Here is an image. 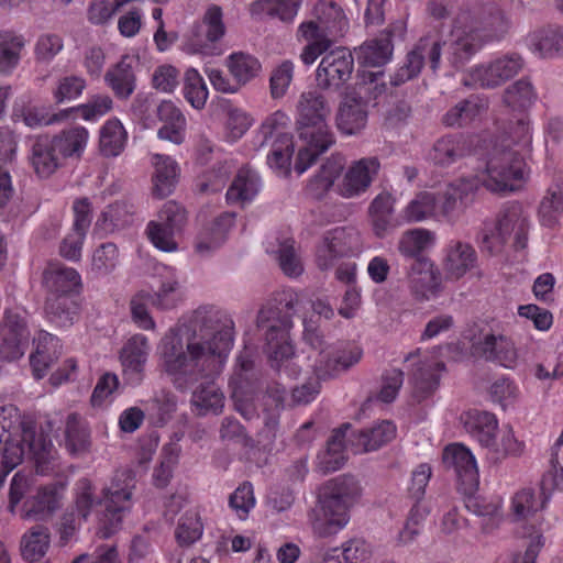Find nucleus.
<instances>
[{
	"label": "nucleus",
	"instance_id": "obj_1",
	"mask_svg": "<svg viewBox=\"0 0 563 563\" xmlns=\"http://www.w3.org/2000/svg\"><path fill=\"white\" fill-rule=\"evenodd\" d=\"M233 328L225 311L203 305L181 327L170 328L157 345L162 366L177 389L205 379L194 389L190 400L198 416L222 412L224 395L210 378L221 372L228 360Z\"/></svg>",
	"mask_w": 563,
	"mask_h": 563
},
{
	"label": "nucleus",
	"instance_id": "obj_2",
	"mask_svg": "<svg viewBox=\"0 0 563 563\" xmlns=\"http://www.w3.org/2000/svg\"><path fill=\"white\" fill-rule=\"evenodd\" d=\"M257 325L265 340V351L271 365L278 372L290 377H297L301 372L303 361L311 368L318 380L338 375L356 364L362 357L357 346L333 353L323 341L318 330L305 324L303 339L310 346L307 353L296 354L290 338L292 322L277 307L267 306L261 309Z\"/></svg>",
	"mask_w": 563,
	"mask_h": 563
},
{
	"label": "nucleus",
	"instance_id": "obj_3",
	"mask_svg": "<svg viewBox=\"0 0 563 563\" xmlns=\"http://www.w3.org/2000/svg\"><path fill=\"white\" fill-rule=\"evenodd\" d=\"M531 142L530 126L525 115L497 141L477 166L475 179L492 192L512 191L526 179L528 170L519 148Z\"/></svg>",
	"mask_w": 563,
	"mask_h": 563
},
{
	"label": "nucleus",
	"instance_id": "obj_4",
	"mask_svg": "<svg viewBox=\"0 0 563 563\" xmlns=\"http://www.w3.org/2000/svg\"><path fill=\"white\" fill-rule=\"evenodd\" d=\"M19 429L18 408L11 404L0 405V449L3 466L10 472L21 462L30 461L34 464L36 473H54L58 465L57 453L43 430L37 432L31 428H23L22 434L18 435Z\"/></svg>",
	"mask_w": 563,
	"mask_h": 563
},
{
	"label": "nucleus",
	"instance_id": "obj_5",
	"mask_svg": "<svg viewBox=\"0 0 563 563\" xmlns=\"http://www.w3.org/2000/svg\"><path fill=\"white\" fill-rule=\"evenodd\" d=\"M132 482L125 475L115 476L111 484L103 490L102 499L95 496V489L89 479L82 478L76 484L75 512L71 519L65 518L64 533L68 534V529L74 531L82 521H86L89 515L97 507H102L103 511L98 514L100 531L104 538L110 537L121 526L123 516L131 508Z\"/></svg>",
	"mask_w": 563,
	"mask_h": 563
},
{
	"label": "nucleus",
	"instance_id": "obj_6",
	"mask_svg": "<svg viewBox=\"0 0 563 563\" xmlns=\"http://www.w3.org/2000/svg\"><path fill=\"white\" fill-rule=\"evenodd\" d=\"M331 113L332 106L323 93L317 90L300 93L295 115L300 141L295 162L298 175L306 173L333 144L334 136L329 125Z\"/></svg>",
	"mask_w": 563,
	"mask_h": 563
},
{
	"label": "nucleus",
	"instance_id": "obj_7",
	"mask_svg": "<svg viewBox=\"0 0 563 563\" xmlns=\"http://www.w3.org/2000/svg\"><path fill=\"white\" fill-rule=\"evenodd\" d=\"M475 177H461L450 183L444 191H420L400 211L404 223L422 222L439 214L453 220L472 201L479 187Z\"/></svg>",
	"mask_w": 563,
	"mask_h": 563
},
{
	"label": "nucleus",
	"instance_id": "obj_8",
	"mask_svg": "<svg viewBox=\"0 0 563 563\" xmlns=\"http://www.w3.org/2000/svg\"><path fill=\"white\" fill-rule=\"evenodd\" d=\"M357 490L352 477H338L319 488L317 517L313 520V529L319 536L338 533L347 525L349 508Z\"/></svg>",
	"mask_w": 563,
	"mask_h": 563
},
{
	"label": "nucleus",
	"instance_id": "obj_9",
	"mask_svg": "<svg viewBox=\"0 0 563 563\" xmlns=\"http://www.w3.org/2000/svg\"><path fill=\"white\" fill-rule=\"evenodd\" d=\"M344 25V13L340 7L333 2H318L312 19L301 22L298 26L297 37L306 42L300 60L306 66H311L332 45L330 36L341 33Z\"/></svg>",
	"mask_w": 563,
	"mask_h": 563
},
{
	"label": "nucleus",
	"instance_id": "obj_10",
	"mask_svg": "<svg viewBox=\"0 0 563 563\" xmlns=\"http://www.w3.org/2000/svg\"><path fill=\"white\" fill-rule=\"evenodd\" d=\"M43 285L48 292L45 311L57 327H69L74 321V305L69 295L78 292L81 277L71 267L58 263L49 264L43 274Z\"/></svg>",
	"mask_w": 563,
	"mask_h": 563
},
{
	"label": "nucleus",
	"instance_id": "obj_11",
	"mask_svg": "<svg viewBox=\"0 0 563 563\" xmlns=\"http://www.w3.org/2000/svg\"><path fill=\"white\" fill-rule=\"evenodd\" d=\"M225 32L222 9L216 4L209 5L201 19L195 21L185 33L180 49L187 55L202 58L221 56L224 51L220 41Z\"/></svg>",
	"mask_w": 563,
	"mask_h": 563
},
{
	"label": "nucleus",
	"instance_id": "obj_12",
	"mask_svg": "<svg viewBox=\"0 0 563 563\" xmlns=\"http://www.w3.org/2000/svg\"><path fill=\"white\" fill-rule=\"evenodd\" d=\"M482 23L476 13L462 12L446 38L442 43L433 42L440 47V57L443 55L453 67H460L470 60L482 45L477 34Z\"/></svg>",
	"mask_w": 563,
	"mask_h": 563
},
{
	"label": "nucleus",
	"instance_id": "obj_13",
	"mask_svg": "<svg viewBox=\"0 0 563 563\" xmlns=\"http://www.w3.org/2000/svg\"><path fill=\"white\" fill-rule=\"evenodd\" d=\"M440 351V349L424 352L417 350L405 358V362L415 367L412 369V396L418 402L430 397L439 386L441 373L444 371Z\"/></svg>",
	"mask_w": 563,
	"mask_h": 563
},
{
	"label": "nucleus",
	"instance_id": "obj_14",
	"mask_svg": "<svg viewBox=\"0 0 563 563\" xmlns=\"http://www.w3.org/2000/svg\"><path fill=\"white\" fill-rule=\"evenodd\" d=\"M522 66L518 54H504L472 67L463 80L466 86L494 88L516 76Z\"/></svg>",
	"mask_w": 563,
	"mask_h": 563
},
{
	"label": "nucleus",
	"instance_id": "obj_15",
	"mask_svg": "<svg viewBox=\"0 0 563 563\" xmlns=\"http://www.w3.org/2000/svg\"><path fill=\"white\" fill-rule=\"evenodd\" d=\"M360 251V234L353 229L335 228L328 231L316 250V263L320 269H329L335 261Z\"/></svg>",
	"mask_w": 563,
	"mask_h": 563
},
{
	"label": "nucleus",
	"instance_id": "obj_16",
	"mask_svg": "<svg viewBox=\"0 0 563 563\" xmlns=\"http://www.w3.org/2000/svg\"><path fill=\"white\" fill-rule=\"evenodd\" d=\"M475 352L487 361L507 369H515L520 363V353L515 341L503 332H482L473 343Z\"/></svg>",
	"mask_w": 563,
	"mask_h": 563
},
{
	"label": "nucleus",
	"instance_id": "obj_17",
	"mask_svg": "<svg viewBox=\"0 0 563 563\" xmlns=\"http://www.w3.org/2000/svg\"><path fill=\"white\" fill-rule=\"evenodd\" d=\"M323 54L316 70L318 86L323 89L338 88L350 79L353 73V55L344 47L325 51Z\"/></svg>",
	"mask_w": 563,
	"mask_h": 563
},
{
	"label": "nucleus",
	"instance_id": "obj_18",
	"mask_svg": "<svg viewBox=\"0 0 563 563\" xmlns=\"http://www.w3.org/2000/svg\"><path fill=\"white\" fill-rule=\"evenodd\" d=\"M151 350L148 338L141 333H135L123 342L119 351V362L128 383L139 384L143 379Z\"/></svg>",
	"mask_w": 563,
	"mask_h": 563
},
{
	"label": "nucleus",
	"instance_id": "obj_19",
	"mask_svg": "<svg viewBox=\"0 0 563 563\" xmlns=\"http://www.w3.org/2000/svg\"><path fill=\"white\" fill-rule=\"evenodd\" d=\"M380 169L376 157H363L353 161L345 169L336 191L344 198H355L365 194Z\"/></svg>",
	"mask_w": 563,
	"mask_h": 563
},
{
	"label": "nucleus",
	"instance_id": "obj_20",
	"mask_svg": "<svg viewBox=\"0 0 563 563\" xmlns=\"http://www.w3.org/2000/svg\"><path fill=\"white\" fill-rule=\"evenodd\" d=\"M443 463L452 468L465 494H472L478 486L479 474L474 454L461 443L448 445L443 451Z\"/></svg>",
	"mask_w": 563,
	"mask_h": 563
},
{
	"label": "nucleus",
	"instance_id": "obj_21",
	"mask_svg": "<svg viewBox=\"0 0 563 563\" xmlns=\"http://www.w3.org/2000/svg\"><path fill=\"white\" fill-rule=\"evenodd\" d=\"M408 284L411 295L419 301L434 299L442 290L440 271L429 258H418L411 264Z\"/></svg>",
	"mask_w": 563,
	"mask_h": 563
},
{
	"label": "nucleus",
	"instance_id": "obj_22",
	"mask_svg": "<svg viewBox=\"0 0 563 563\" xmlns=\"http://www.w3.org/2000/svg\"><path fill=\"white\" fill-rule=\"evenodd\" d=\"M477 253L472 244L451 240L443 249L442 267L450 280H460L477 267Z\"/></svg>",
	"mask_w": 563,
	"mask_h": 563
},
{
	"label": "nucleus",
	"instance_id": "obj_23",
	"mask_svg": "<svg viewBox=\"0 0 563 563\" xmlns=\"http://www.w3.org/2000/svg\"><path fill=\"white\" fill-rule=\"evenodd\" d=\"M29 332L19 313L7 312L0 323V358L15 361L24 355Z\"/></svg>",
	"mask_w": 563,
	"mask_h": 563
},
{
	"label": "nucleus",
	"instance_id": "obj_24",
	"mask_svg": "<svg viewBox=\"0 0 563 563\" xmlns=\"http://www.w3.org/2000/svg\"><path fill=\"white\" fill-rule=\"evenodd\" d=\"M367 104L356 92H347L342 98L336 113L338 130L345 135L358 134L367 124Z\"/></svg>",
	"mask_w": 563,
	"mask_h": 563
},
{
	"label": "nucleus",
	"instance_id": "obj_25",
	"mask_svg": "<svg viewBox=\"0 0 563 563\" xmlns=\"http://www.w3.org/2000/svg\"><path fill=\"white\" fill-rule=\"evenodd\" d=\"M137 56L124 54L120 60L110 66L104 74V82L119 99H128L134 92L136 78L134 66L137 63Z\"/></svg>",
	"mask_w": 563,
	"mask_h": 563
},
{
	"label": "nucleus",
	"instance_id": "obj_26",
	"mask_svg": "<svg viewBox=\"0 0 563 563\" xmlns=\"http://www.w3.org/2000/svg\"><path fill=\"white\" fill-rule=\"evenodd\" d=\"M157 118L161 126L157 137L162 141L180 145L186 141L187 120L181 110L172 101H163L157 108Z\"/></svg>",
	"mask_w": 563,
	"mask_h": 563
},
{
	"label": "nucleus",
	"instance_id": "obj_27",
	"mask_svg": "<svg viewBox=\"0 0 563 563\" xmlns=\"http://www.w3.org/2000/svg\"><path fill=\"white\" fill-rule=\"evenodd\" d=\"M428 58L431 68L435 70L440 65V47L429 40L420 41L408 54L405 65L397 71L394 84L399 85L417 76Z\"/></svg>",
	"mask_w": 563,
	"mask_h": 563
},
{
	"label": "nucleus",
	"instance_id": "obj_28",
	"mask_svg": "<svg viewBox=\"0 0 563 563\" xmlns=\"http://www.w3.org/2000/svg\"><path fill=\"white\" fill-rule=\"evenodd\" d=\"M152 164L154 167L153 194L159 198L172 195L180 176L179 164L173 157L164 154H154Z\"/></svg>",
	"mask_w": 563,
	"mask_h": 563
},
{
	"label": "nucleus",
	"instance_id": "obj_29",
	"mask_svg": "<svg viewBox=\"0 0 563 563\" xmlns=\"http://www.w3.org/2000/svg\"><path fill=\"white\" fill-rule=\"evenodd\" d=\"M299 139L295 142L291 135H282L272 144L267 155L269 169L278 177L286 178L295 169V162L298 155Z\"/></svg>",
	"mask_w": 563,
	"mask_h": 563
},
{
	"label": "nucleus",
	"instance_id": "obj_30",
	"mask_svg": "<svg viewBox=\"0 0 563 563\" xmlns=\"http://www.w3.org/2000/svg\"><path fill=\"white\" fill-rule=\"evenodd\" d=\"M63 489L64 485L60 483L38 488L35 495L25 500L21 516L35 520L46 518L57 508Z\"/></svg>",
	"mask_w": 563,
	"mask_h": 563
},
{
	"label": "nucleus",
	"instance_id": "obj_31",
	"mask_svg": "<svg viewBox=\"0 0 563 563\" xmlns=\"http://www.w3.org/2000/svg\"><path fill=\"white\" fill-rule=\"evenodd\" d=\"M495 434L485 448L488 459L494 462H500L508 457H518L523 454L526 444L516 437L515 430L510 424H504Z\"/></svg>",
	"mask_w": 563,
	"mask_h": 563
},
{
	"label": "nucleus",
	"instance_id": "obj_32",
	"mask_svg": "<svg viewBox=\"0 0 563 563\" xmlns=\"http://www.w3.org/2000/svg\"><path fill=\"white\" fill-rule=\"evenodd\" d=\"M395 198L391 194H378L368 207V216L374 234L377 238L386 236L397 223L394 222Z\"/></svg>",
	"mask_w": 563,
	"mask_h": 563
},
{
	"label": "nucleus",
	"instance_id": "obj_33",
	"mask_svg": "<svg viewBox=\"0 0 563 563\" xmlns=\"http://www.w3.org/2000/svg\"><path fill=\"white\" fill-rule=\"evenodd\" d=\"M466 431L485 449L499 429L497 417L488 411L468 410L461 417Z\"/></svg>",
	"mask_w": 563,
	"mask_h": 563
},
{
	"label": "nucleus",
	"instance_id": "obj_34",
	"mask_svg": "<svg viewBox=\"0 0 563 563\" xmlns=\"http://www.w3.org/2000/svg\"><path fill=\"white\" fill-rule=\"evenodd\" d=\"M497 224L504 231L507 238L514 235L515 244L518 247H525L530 220L528 212L518 203H512L500 213Z\"/></svg>",
	"mask_w": 563,
	"mask_h": 563
},
{
	"label": "nucleus",
	"instance_id": "obj_35",
	"mask_svg": "<svg viewBox=\"0 0 563 563\" xmlns=\"http://www.w3.org/2000/svg\"><path fill=\"white\" fill-rule=\"evenodd\" d=\"M435 232L426 228L408 229L400 235L397 250L408 258H423L421 255L432 250L437 244Z\"/></svg>",
	"mask_w": 563,
	"mask_h": 563
},
{
	"label": "nucleus",
	"instance_id": "obj_36",
	"mask_svg": "<svg viewBox=\"0 0 563 563\" xmlns=\"http://www.w3.org/2000/svg\"><path fill=\"white\" fill-rule=\"evenodd\" d=\"M56 151L57 148L48 137H38L32 145L30 164L38 178L46 179L60 167Z\"/></svg>",
	"mask_w": 563,
	"mask_h": 563
},
{
	"label": "nucleus",
	"instance_id": "obj_37",
	"mask_svg": "<svg viewBox=\"0 0 563 563\" xmlns=\"http://www.w3.org/2000/svg\"><path fill=\"white\" fill-rule=\"evenodd\" d=\"M352 435L349 424L335 430L327 448L318 455V466L323 472H334L345 462L346 439Z\"/></svg>",
	"mask_w": 563,
	"mask_h": 563
},
{
	"label": "nucleus",
	"instance_id": "obj_38",
	"mask_svg": "<svg viewBox=\"0 0 563 563\" xmlns=\"http://www.w3.org/2000/svg\"><path fill=\"white\" fill-rule=\"evenodd\" d=\"M396 431L391 421L383 420L358 432L351 445L356 453L374 451L390 442L396 437Z\"/></svg>",
	"mask_w": 563,
	"mask_h": 563
},
{
	"label": "nucleus",
	"instance_id": "obj_39",
	"mask_svg": "<svg viewBox=\"0 0 563 563\" xmlns=\"http://www.w3.org/2000/svg\"><path fill=\"white\" fill-rule=\"evenodd\" d=\"M261 190V179L256 172L241 168L227 191L229 203L245 205L251 202Z\"/></svg>",
	"mask_w": 563,
	"mask_h": 563
},
{
	"label": "nucleus",
	"instance_id": "obj_40",
	"mask_svg": "<svg viewBox=\"0 0 563 563\" xmlns=\"http://www.w3.org/2000/svg\"><path fill=\"white\" fill-rule=\"evenodd\" d=\"M129 134L118 118L108 119L99 130V148L107 157H117L125 148Z\"/></svg>",
	"mask_w": 563,
	"mask_h": 563
},
{
	"label": "nucleus",
	"instance_id": "obj_41",
	"mask_svg": "<svg viewBox=\"0 0 563 563\" xmlns=\"http://www.w3.org/2000/svg\"><path fill=\"white\" fill-rule=\"evenodd\" d=\"M51 141L63 157L78 158L87 147L89 131L81 125L70 126L60 131Z\"/></svg>",
	"mask_w": 563,
	"mask_h": 563
},
{
	"label": "nucleus",
	"instance_id": "obj_42",
	"mask_svg": "<svg viewBox=\"0 0 563 563\" xmlns=\"http://www.w3.org/2000/svg\"><path fill=\"white\" fill-rule=\"evenodd\" d=\"M224 65L239 87L257 77L262 69L260 60L244 52L231 53L225 58Z\"/></svg>",
	"mask_w": 563,
	"mask_h": 563
},
{
	"label": "nucleus",
	"instance_id": "obj_43",
	"mask_svg": "<svg viewBox=\"0 0 563 563\" xmlns=\"http://www.w3.org/2000/svg\"><path fill=\"white\" fill-rule=\"evenodd\" d=\"M559 26L547 25L531 31L526 43L529 51L539 58L558 56Z\"/></svg>",
	"mask_w": 563,
	"mask_h": 563
},
{
	"label": "nucleus",
	"instance_id": "obj_44",
	"mask_svg": "<svg viewBox=\"0 0 563 563\" xmlns=\"http://www.w3.org/2000/svg\"><path fill=\"white\" fill-rule=\"evenodd\" d=\"M36 345L35 352L30 356V364L35 378L40 379L45 376L46 371L54 360L58 340L52 334L40 331L34 338Z\"/></svg>",
	"mask_w": 563,
	"mask_h": 563
},
{
	"label": "nucleus",
	"instance_id": "obj_45",
	"mask_svg": "<svg viewBox=\"0 0 563 563\" xmlns=\"http://www.w3.org/2000/svg\"><path fill=\"white\" fill-rule=\"evenodd\" d=\"M254 123V118L245 110L229 107L224 111L222 122V141L234 144L241 140Z\"/></svg>",
	"mask_w": 563,
	"mask_h": 563
},
{
	"label": "nucleus",
	"instance_id": "obj_46",
	"mask_svg": "<svg viewBox=\"0 0 563 563\" xmlns=\"http://www.w3.org/2000/svg\"><path fill=\"white\" fill-rule=\"evenodd\" d=\"M344 158L340 155L330 156L320 167L309 185L310 192L319 198L324 195L341 176L343 177Z\"/></svg>",
	"mask_w": 563,
	"mask_h": 563
},
{
	"label": "nucleus",
	"instance_id": "obj_47",
	"mask_svg": "<svg viewBox=\"0 0 563 563\" xmlns=\"http://www.w3.org/2000/svg\"><path fill=\"white\" fill-rule=\"evenodd\" d=\"M25 46L23 35L13 31H0V74L8 75L19 65Z\"/></svg>",
	"mask_w": 563,
	"mask_h": 563
},
{
	"label": "nucleus",
	"instance_id": "obj_48",
	"mask_svg": "<svg viewBox=\"0 0 563 563\" xmlns=\"http://www.w3.org/2000/svg\"><path fill=\"white\" fill-rule=\"evenodd\" d=\"M563 214V177L554 180L548 188L543 197L540 208V221L545 227H554L558 224L560 217Z\"/></svg>",
	"mask_w": 563,
	"mask_h": 563
},
{
	"label": "nucleus",
	"instance_id": "obj_49",
	"mask_svg": "<svg viewBox=\"0 0 563 563\" xmlns=\"http://www.w3.org/2000/svg\"><path fill=\"white\" fill-rule=\"evenodd\" d=\"M391 54V41L385 35L360 46L357 59L363 67H382L390 60Z\"/></svg>",
	"mask_w": 563,
	"mask_h": 563
},
{
	"label": "nucleus",
	"instance_id": "obj_50",
	"mask_svg": "<svg viewBox=\"0 0 563 563\" xmlns=\"http://www.w3.org/2000/svg\"><path fill=\"white\" fill-rule=\"evenodd\" d=\"M233 225V213L225 212L221 214L201 232L197 242V250L205 252L218 247L225 241Z\"/></svg>",
	"mask_w": 563,
	"mask_h": 563
},
{
	"label": "nucleus",
	"instance_id": "obj_51",
	"mask_svg": "<svg viewBox=\"0 0 563 563\" xmlns=\"http://www.w3.org/2000/svg\"><path fill=\"white\" fill-rule=\"evenodd\" d=\"M301 0H256L251 3L250 11L254 16L267 14L284 22H291L298 14Z\"/></svg>",
	"mask_w": 563,
	"mask_h": 563
},
{
	"label": "nucleus",
	"instance_id": "obj_52",
	"mask_svg": "<svg viewBox=\"0 0 563 563\" xmlns=\"http://www.w3.org/2000/svg\"><path fill=\"white\" fill-rule=\"evenodd\" d=\"M67 111L63 110L58 114L49 115L44 107H27L24 104H15L13 108L12 119L14 122H22L31 129L49 125L55 122L65 120Z\"/></svg>",
	"mask_w": 563,
	"mask_h": 563
},
{
	"label": "nucleus",
	"instance_id": "obj_53",
	"mask_svg": "<svg viewBox=\"0 0 563 563\" xmlns=\"http://www.w3.org/2000/svg\"><path fill=\"white\" fill-rule=\"evenodd\" d=\"M183 93L192 108L200 110L206 106L209 90L203 77L195 67L186 68L184 73Z\"/></svg>",
	"mask_w": 563,
	"mask_h": 563
},
{
	"label": "nucleus",
	"instance_id": "obj_54",
	"mask_svg": "<svg viewBox=\"0 0 563 563\" xmlns=\"http://www.w3.org/2000/svg\"><path fill=\"white\" fill-rule=\"evenodd\" d=\"M161 284L158 290L152 294L154 306L161 309H168L175 305V297L180 287L179 276L175 268L162 266L158 268Z\"/></svg>",
	"mask_w": 563,
	"mask_h": 563
},
{
	"label": "nucleus",
	"instance_id": "obj_55",
	"mask_svg": "<svg viewBox=\"0 0 563 563\" xmlns=\"http://www.w3.org/2000/svg\"><path fill=\"white\" fill-rule=\"evenodd\" d=\"M51 545V534L47 528L35 527L22 538L21 552L25 560L35 562L41 560Z\"/></svg>",
	"mask_w": 563,
	"mask_h": 563
},
{
	"label": "nucleus",
	"instance_id": "obj_56",
	"mask_svg": "<svg viewBox=\"0 0 563 563\" xmlns=\"http://www.w3.org/2000/svg\"><path fill=\"white\" fill-rule=\"evenodd\" d=\"M548 499L538 497L532 488H522L511 498V511L517 519H528L543 509Z\"/></svg>",
	"mask_w": 563,
	"mask_h": 563
},
{
	"label": "nucleus",
	"instance_id": "obj_57",
	"mask_svg": "<svg viewBox=\"0 0 563 563\" xmlns=\"http://www.w3.org/2000/svg\"><path fill=\"white\" fill-rule=\"evenodd\" d=\"M463 152L464 143L460 137L445 136L435 142L430 157L435 164L448 166L461 157Z\"/></svg>",
	"mask_w": 563,
	"mask_h": 563
},
{
	"label": "nucleus",
	"instance_id": "obj_58",
	"mask_svg": "<svg viewBox=\"0 0 563 563\" xmlns=\"http://www.w3.org/2000/svg\"><path fill=\"white\" fill-rule=\"evenodd\" d=\"M87 87L86 79L77 75H68L59 78L52 90L56 103L77 100Z\"/></svg>",
	"mask_w": 563,
	"mask_h": 563
},
{
	"label": "nucleus",
	"instance_id": "obj_59",
	"mask_svg": "<svg viewBox=\"0 0 563 563\" xmlns=\"http://www.w3.org/2000/svg\"><path fill=\"white\" fill-rule=\"evenodd\" d=\"M536 100V93L528 80L521 79L507 88L504 102L512 110L525 111Z\"/></svg>",
	"mask_w": 563,
	"mask_h": 563
},
{
	"label": "nucleus",
	"instance_id": "obj_60",
	"mask_svg": "<svg viewBox=\"0 0 563 563\" xmlns=\"http://www.w3.org/2000/svg\"><path fill=\"white\" fill-rule=\"evenodd\" d=\"M120 380L114 373H104L98 379L90 402L93 408H106L110 406L114 399V395L119 388Z\"/></svg>",
	"mask_w": 563,
	"mask_h": 563
},
{
	"label": "nucleus",
	"instance_id": "obj_61",
	"mask_svg": "<svg viewBox=\"0 0 563 563\" xmlns=\"http://www.w3.org/2000/svg\"><path fill=\"white\" fill-rule=\"evenodd\" d=\"M202 536V523L195 511L184 514L176 527L175 537L179 545L188 547Z\"/></svg>",
	"mask_w": 563,
	"mask_h": 563
},
{
	"label": "nucleus",
	"instance_id": "obj_62",
	"mask_svg": "<svg viewBox=\"0 0 563 563\" xmlns=\"http://www.w3.org/2000/svg\"><path fill=\"white\" fill-rule=\"evenodd\" d=\"M148 305L154 306V297L148 291H140L131 300V316L137 328L152 331L156 323L148 312Z\"/></svg>",
	"mask_w": 563,
	"mask_h": 563
},
{
	"label": "nucleus",
	"instance_id": "obj_63",
	"mask_svg": "<svg viewBox=\"0 0 563 563\" xmlns=\"http://www.w3.org/2000/svg\"><path fill=\"white\" fill-rule=\"evenodd\" d=\"M113 108V101L109 96L98 95L86 103L67 109V117L70 112H78L80 118L88 122H96L106 115Z\"/></svg>",
	"mask_w": 563,
	"mask_h": 563
},
{
	"label": "nucleus",
	"instance_id": "obj_64",
	"mask_svg": "<svg viewBox=\"0 0 563 563\" xmlns=\"http://www.w3.org/2000/svg\"><path fill=\"white\" fill-rule=\"evenodd\" d=\"M541 495L549 500L554 492L563 493V465L559 462L558 453H551L548 470L540 483Z\"/></svg>",
	"mask_w": 563,
	"mask_h": 563
}]
</instances>
